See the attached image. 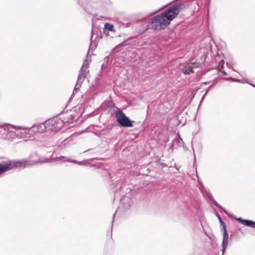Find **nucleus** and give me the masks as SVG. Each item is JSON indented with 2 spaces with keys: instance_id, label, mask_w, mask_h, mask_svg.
<instances>
[{
  "instance_id": "14",
  "label": "nucleus",
  "mask_w": 255,
  "mask_h": 255,
  "mask_svg": "<svg viewBox=\"0 0 255 255\" xmlns=\"http://www.w3.org/2000/svg\"><path fill=\"white\" fill-rule=\"evenodd\" d=\"M65 161H68V162L73 163L74 164H77L80 165H88L89 164H91V163H88L87 161H86V160L78 161L75 159H68L67 160H65Z\"/></svg>"
},
{
  "instance_id": "23",
  "label": "nucleus",
  "mask_w": 255,
  "mask_h": 255,
  "mask_svg": "<svg viewBox=\"0 0 255 255\" xmlns=\"http://www.w3.org/2000/svg\"><path fill=\"white\" fill-rule=\"evenodd\" d=\"M167 5H168L167 4L165 5H164V6H163L161 7L160 8H159V9H158L157 10H155V11H153L152 12H151V13H150V15H153V14H156V13H157L158 12H160V11H161L163 10V9H164L165 8H166V7H167Z\"/></svg>"
},
{
  "instance_id": "37",
  "label": "nucleus",
  "mask_w": 255,
  "mask_h": 255,
  "mask_svg": "<svg viewBox=\"0 0 255 255\" xmlns=\"http://www.w3.org/2000/svg\"><path fill=\"white\" fill-rule=\"evenodd\" d=\"M201 192L204 195H205L207 194V193H208L205 189H201Z\"/></svg>"
},
{
  "instance_id": "15",
  "label": "nucleus",
  "mask_w": 255,
  "mask_h": 255,
  "mask_svg": "<svg viewBox=\"0 0 255 255\" xmlns=\"http://www.w3.org/2000/svg\"><path fill=\"white\" fill-rule=\"evenodd\" d=\"M215 206L220 209L221 212H224L229 217H231V215L228 213V212L226 209H225L221 205H220L218 202L215 204Z\"/></svg>"
},
{
  "instance_id": "49",
  "label": "nucleus",
  "mask_w": 255,
  "mask_h": 255,
  "mask_svg": "<svg viewBox=\"0 0 255 255\" xmlns=\"http://www.w3.org/2000/svg\"><path fill=\"white\" fill-rule=\"evenodd\" d=\"M161 165H163V166H166L165 165L163 164H162Z\"/></svg>"
},
{
  "instance_id": "21",
  "label": "nucleus",
  "mask_w": 255,
  "mask_h": 255,
  "mask_svg": "<svg viewBox=\"0 0 255 255\" xmlns=\"http://www.w3.org/2000/svg\"><path fill=\"white\" fill-rule=\"evenodd\" d=\"M88 67V64H86V61L84 62V64L82 65L80 72L83 73V74H85V72L87 70Z\"/></svg>"
},
{
  "instance_id": "50",
  "label": "nucleus",
  "mask_w": 255,
  "mask_h": 255,
  "mask_svg": "<svg viewBox=\"0 0 255 255\" xmlns=\"http://www.w3.org/2000/svg\"><path fill=\"white\" fill-rule=\"evenodd\" d=\"M90 149H88L87 150H86L85 152H86L87 151H89Z\"/></svg>"
},
{
  "instance_id": "45",
  "label": "nucleus",
  "mask_w": 255,
  "mask_h": 255,
  "mask_svg": "<svg viewBox=\"0 0 255 255\" xmlns=\"http://www.w3.org/2000/svg\"><path fill=\"white\" fill-rule=\"evenodd\" d=\"M83 8L85 10V11H88V10L87 9V8L85 6H83Z\"/></svg>"
},
{
  "instance_id": "7",
  "label": "nucleus",
  "mask_w": 255,
  "mask_h": 255,
  "mask_svg": "<svg viewBox=\"0 0 255 255\" xmlns=\"http://www.w3.org/2000/svg\"><path fill=\"white\" fill-rule=\"evenodd\" d=\"M12 128H16L17 129H28L29 130V132H31L30 133H28L29 134H32L34 135L37 132H39V131H36V130H37L38 128L37 126L35 127V128H32V126L31 127H23V126H12L10 125Z\"/></svg>"
},
{
  "instance_id": "5",
  "label": "nucleus",
  "mask_w": 255,
  "mask_h": 255,
  "mask_svg": "<svg viewBox=\"0 0 255 255\" xmlns=\"http://www.w3.org/2000/svg\"><path fill=\"white\" fill-rule=\"evenodd\" d=\"M16 135H19V133H16L14 131L10 130L8 127H0V137L6 140L13 138Z\"/></svg>"
},
{
  "instance_id": "10",
  "label": "nucleus",
  "mask_w": 255,
  "mask_h": 255,
  "mask_svg": "<svg viewBox=\"0 0 255 255\" xmlns=\"http://www.w3.org/2000/svg\"><path fill=\"white\" fill-rule=\"evenodd\" d=\"M131 37H129L127 39H125L123 42H121V43L119 44L118 45L115 46L114 48H113L112 50L111 54L114 53H118L120 51L119 48L125 46L127 45L126 42L128 41L129 40L131 39Z\"/></svg>"
},
{
  "instance_id": "19",
  "label": "nucleus",
  "mask_w": 255,
  "mask_h": 255,
  "mask_svg": "<svg viewBox=\"0 0 255 255\" xmlns=\"http://www.w3.org/2000/svg\"><path fill=\"white\" fill-rule=\"evenodd\" d=\"M208 198V199L212 202V204L215 205V204L217 203V202L214 199L212 195L210 193H207V194L205 195Z\"/></svg>"
},
{
  "instance_id": "38",
  "label": "nucleus",
  "mask_w": 255,
  "mask_h": 255,
  "mask_svg": "<svg viewBox=\"0 0 255 255\" xmlns=\"http://www.w3.org/2000/svg\"><path fill=\"white\" fill-rule=\"evenodd\" d=\"M246 83H248L249 84H250V85H251L252 86H253V87L255 88V84H254L253 83H250L248 80H246Z\"/></svg>"
},
{
  "instance_id": "3",
  "label": "nucleus",
  "mask_w": 255,
  "mask_h": 255,
  "mask_svg": "<svg viewBox=\"0 0 255 255\" xmlns=\"http://www.w3.org/2000/svg\"><path fill=\"white\" fill-rule=\"evenodd\" d=\"M62 113L63 112L45 121L46 125L48 127H47L48 130L57 132L62 129L64 125L65 119H61L59 118V116L61 115Z\"/></svg>"
},
{
  "instance_id": "32",
  "label": "nucleus",
  "mask_w": 255,
  "mask_h": 255,
  "mask_svg": "<svg viewBox=\"0 0 255 255\" xmlns=\"http://www.w3.org/2000/svg\"><path fill=\"white\" fill-rule=\"evenodd\" d=\"M109 60V56H106L104 59V63L108 64Z\"/></svg>"
},
{
  "instance_id": "48",
  "label": "nucleus",
  "mask_w": 255,
  "mask_h": 255,
  "mask_svg": "<svg viewBox=\"0 0 255 255\" xmlns=\"http://www.w3.org/2000/svg\"><path fill=\"white\" fill-rule=\"evenodd\" d=\"M226 64H227V65L228 66H229V63H228V62H227V63H226Z\"/></svg>"
},
{
  "instance_id": "9",
  "label": "nucleus",
  "mask_w": 255,
  "mask_h": 255,
  "mask_svg": "<svg viewBox=\"0 0 255 255\" xmlns=\"http://www.w3.org/2000/svg\"><path fill=\"white\" fill-rule=\"evenodd\" d=\"M120 202L121 204H123L126 210H128L131 206L129 199L125 196H123L122 198L120 199Z\"/></svg>"
},
{
  "instance_id": "12",
  "label": "nucleus",
  "mask_w": 255,
  "mask_h": 255,
  "mask_svg": "<svg viewBox=\"0 0 255 255\" xmlns=\"http://www.w3.org/2000/svg\"><path fill=\"white\" fill-rule=\"evenodd\" d=\"M219 222L222 227V231L223 232V237H229V234L227 230V227L225 223L223 221L222 219L219 220Z\"/></svg>"
},
{
  "instance_id": "6",
  "label": "nucleus",
  "mask_w": 255,
  "mask_h": 255,
  "mask_svg": "<svg viewBox=\"0 0 255 255\" xmlns=\"http://www.w3.org/2000/svg\"><path fill=\"white\" fill-rule=\"evenodd\" d=\"M236 219L242 224L246 226L255 228V221L248 219H243L241 217L236 218Z\"/></svg>"
},
{
  "instance_id": "26",
  "label": "nucleus",
  "mask_w": 255,
  "mask_h": 255,
  "mask_svg": "<svg viewBox=\"0 0 255 255\" xmlns=\"http://www.w3.org/2000/svg\"><path fill=\"white\" fill-rule=\"evenodd\" d=\"M74 120V115H70L68 118L67 120L65 119L64 124L66 123H70L72 122Z\"/></svg>"
},
{
  "instance_id": "24",
  "label": "nucleus",
  "mask_w": 255,
  "mask_h": 255,
  "mask_svg": "<svg viewBox=\"0 0 255 255\" xmlns=\"http://www.w3.org/2000/svg\"><path fill=\"white\" fill-rule=\"evenodd\" d=\"M70 159L69 158H67L65 156H62V155H61L59 157H57L56 159L57 160H59V161H63V162H68V161H65V160H67V159Z\"/></svg>"
},
{
  "instance_id": "4",
  "label": "nucleus",
  "mask_w": 255,
  "mask_h": 255,
  "mask_svg": "<svg viewBox=\"0 0 255 255\" xmlns=\"http://www.w3.org/2000/svg\"><path fill=\"white\" fill-rule=\"evenodd\" d=\"M115 117L120 127L124 128H131L133 127L134 121L131 120L120 109H118L116 112Z\"/></svg>"
},
{
  "instance_id": "42",
  "label": "nucleus",
  "mask_w": 255,
  "mask_h": 255,
  "mask_svg": "<svg viewBox=\"0 0 255 255\" xmlns=\"http://www.w3.org/2000/svg\"><path fill=\"white\" fill-rule=\"evenodd\" d=\"M194 162L196 163V155H195L194 152Z\"/></svg>"
},
{
  "instance_id": "34",
  "label": "nucleus",
  "mask_w": 255,
  "mask_h": 255,
  "mask_svg": "<svg viewBox=\"0 0 255 255\" xmlns=\"http://www.w3.org/2000/svg\"><path fill=\"white\" fill-rule=\"evenodd\" d=\"M207 94V93H204V94L203 95V96H202V97L201 99L199 105H200L201 104V103L203 101V100H204L205 98L206 97Z\"/></svg>"
},
{
  "instance_id": "46",
  "label": "nucleus",
  "mask_w": 255,
  "mask_h": 255,
  "mask_svg": "<svg viewBox=\"0 0 255 255\" xmlns=\"http://www.w3.org/2000/svg\"><path fill=\"white\" fill-rule=\"evenodd\" d=\"M49 161H50L49 159L47 158V159H46L45 162H49Z\"/></svg>"
},
{
  "instance_id": "41",
  "label": "nucleus",
  "mask_w": 255,
  "mask_h": 255,
  "mask_svg": "<svg viewBox=\"0 0 255 255\" xmlns=\"http://www.w3.org/2000/svg\"><path fill=\"white\" fill-rule=\"evenodd\" d=\"M221 73L223 75H225V76L227 75V73L226 72H225V71H221Z\"/></svg>"
},
{
  "instance_id": "25",
  "label": "nucleus",
  "mask_w": 255,
  "mask_h": 255,
  "mask_svg": "<svg viewBox=\"0 0 255 255\" xmlns=\"http://www.w3.org/2000/svg\"><path fill=\"white\" fill-rule=\"evenodd\" d=\"M224 58V55H223L222 52L221 50H218V51L216 53V61H218V59L220 58Z\"/></svg>"
},
{
  "instance_id": "18",
  "label": "nucleus",
  "mask_w": 255,
  "mask_h": 255,
  "mask_svg": "<svg viewBox=\"0 0 255 255\" xmlns=\"http://www.w3.org/2000/svg\"><path fill=\"white\" fill-rule=\"evenodd\" d=\"M182 141V139L180 137L179 134L173 139V142H175L178 146H180V142Z\"/></svg>"
},
{
  "instance_id": "39",
  "label": "nucleus",
  "mask_w": 255,
  "mask_h": 255,
  "mask_svg": "<svg viewBox=\"0 0 255 255\" xmlns=\"http://www.w3.org/2000/svg\"><path fill=\"white\" fill-rule=\"evenodd\" d=\"M175 142H173V140H172V142L171 143L170 145V146H169V148H172L174 147V145H175Z\"/></svg>"
},
{
  "instance_id": "1",
  "label": "nucleus",
  "mask_w": 255,
  "mask_h": 255,
  "mask_svg": "<svg viewBox=\"0 0 255 255\" xmlns=\"http://www.w3.org/2000/svg\"><path fill=\"white\" fill-rule=\"evenodd\" d=\"M182 4L175 3L159 14L152 17L148 21L146 29L160 31L166 28L179 13Z\"/></svg>"
},
{
  "instance_id": "16",
  "label": "nucleus",
  "mask_w": 255,
  "mask_h": 255,
  "mask_svg": "<svg viewBox=\"0 0 255 255\" xmlns=\"http://www.w3.org/2000/svg\"><path fill=\"white\" fill-rule=\"evenodd\" d=\"M93 32V31H92ZM93 33H92V36H91V44L90 45L89 49H95L97 47V43H96V39L95 40H93Z\"/></svg>"
},
{
  "instance_id": "33",
  "label": "nucleus",
  "mask_w": 255,
  "mask_h": 255,
  "mask_svg": "<svg viewBox=\"0 0 255 255\" xmlns=\"http://www.w3.org/2000/svg\"><path fill=\"white\" fill-rule=\"evenodd\" d=\"M20 133L21 134V135H20L21 137H26L27 136L26 135V134H28V133L26 132L25 131L20 132Z\"/></svg>"
},
{
  "instance_id": "22",
  "label": "nucleus",
  "mask_w": 255,
  "mask_h": 255,
  "mask_svg": "<svg viewBox=\"0 0 255 255\" xmlns=\"http://www.w3.org/2000/svg\"><path fill=\"white\" fill-rule=\"evenodd\" d=\"M81 84L80 83L77 82L76 84L75 85V86L74 87L73 94H72L70 99H71L72 98L74 94H75V92H76V91L81 87Z\"/></svg>"
},
{
  "instance_id": "17",
  "label": "nucleus",
  "mask_w": 255,
  "mask_h": 255,
  "mask_svg": "<svg viewBox=\"0 0 255 255\" xmlns=\"http://www.w3.org/2000/svg\"><path fill=\"white\" fill-rule=\"evenodd\" d=\"M85 76H85V74H83L82 72H80V73L78 75V79H77V82L82 84L85 78Z\"/></svg>"
},
{
  "instance_id": "13",
  "label": "nucleus",
  "mask_w": 255,
  "mask_h": 255,
  "mask_svg": "<svg viewBox=\"0 0 255 255\" xmlns=\"http://www.w3.org/2000/svg\"><path fill=\"white\" fill-rule=\"evenodd\" d=\"M114 31V24L109 23V22H106L104 24V32L105 34H108V33H107L106 31Z\"/></svg>"
},
{
  "instance_id": "43",
  "label": "nucleus",
  "mask_w": 255,
  "mask_h": 255,
  "mask_svg": "<svg viewBox=\"0 0 255 255\" xmlns=\"http://www.w3.org/2000/svg\"><path fill=\"white\" fill-rule=\"evenodd\" d=\"M82 2H83V1H79V2H78L79 4L80 5L83 6Z\"/></svg>"
},
{
  "instance_id": "31",
  "label": "nucleus",
  "mask_w": 255,
  "mask_h": 255,
  "mask_svg": "<svg viewBox=\"0 0 255 255\" xmlns=\"http://www.w3.org/2000/svg\"><path fill=\"white\" fill-rule=\"evenodd\" d=\"M215 85V83H213L210 86H209L207 89L206 90L205 93H207L209 92L210 90Z\"/></svg>"
},
{
  "instance_id": "47",
  "label": "nucleus",
  "mask_w": 255,
  "mask_h": 255,
  "mask_svg": "<svg viewBox=\"0 0 255 255\" xmlns=\"http://www.w3.org/2000/svg\"><path fill=\"white\" fill-rule=\"evenodd\" d=\"M198 2H197V4L198 5L199 4V2H202V1H197Z\"/></svg>"
},
{
  "instance_id": "2",
  "label": "nucleus",
  "mask_w": 255,
  "mask_h": 255,
  "mask_svg": "<svg viewBox=\"0 0 255 255\" xmlns=\"http://www.w3.org/2000/svg\"><path fill=\"white\" fill-rule=\"evenodd\" d=\"M30 161L26 159L8 160L0 163V175L9 170L15 169H23L31 165Z\"/></svg>"
},
{
  "instance_id": "27",
  "label": "nucleus",
  "mask_w": 255,
  "mask_h": 255,
  "mask_svg": "<svg viewBox=\"0 0 255 255\" xmlns=\"http://www.w3.org/2000/svg\"><path fill=\"white\" fill-rule=\"evenodd\" d=\"M224 58H220L218 59V60H219V66L221 67V68L224 67V65L225 63V61L224 59Z\"/></svg>"
},
{
  "instance_id": "29",
  "label": "nucleus",
  "mask_w": 255,
  "mask_h": 255,
  "mask_svg": "<svg viewBox=\"0 0 255 255\" xmlns=\"http://www.w3.org/2000/svg\"><path fill=\"white\" fill-rule=\"evenodd\" d=\"M107 176L108 177L107 179H110L111 181V182L112 183V185H114V180L112 179V177L111 176V175L109 172H107Z\"/></svg>"
},
{
  "instance_id": "11",
  "label": "nucleus",
  "mask_w": 255,
  "mask_h": 255,
  "mask_svg": "<svg viewBox=\"0 0 255 255\" xmlns=\"http://www.w3.org/2000/svg\"><path fill=\"white\" fill-rule=\"evenodd\" d=\"M228 239H229V237H223L222 243V245H221L222 246L221 251L222 252V255H224L226 251V249H227V248L228 245Z\"/></svg>"
},
{
  "instance_id": "8",
  "label": "nucleus",
  "mask_w": 255,
  "mask_h": 255,
  "mask_svg": "<svg viewBox=\"0 0 255 255\" xmlns=\"http://www.w3.org/2000/svg\"><path fill=\"white\" fill-rule=\"evenodd\" d=\"M37 126L38 129L36 131H39V132H44L46 130H48V127L45 123V121L40 124H35L32 125V128H35Z\"/></svg>"
},
{
  "instance_id": "30",
  "label": "nucleus",
  "mask_w": 255,
  "mask_h": 255,
  "mask_svg": "<svg viewBox=\"0 0 255 255\" xmlns=\"http://www.w3.org/2000/svg\"><path fill=\"white\" fill-rule=\"evenodd\" d=\"M210 1H206V3H205V6L207 8V11L208 14H209V5H210Z\"/></svg>"
},
{
  "instance_id": "35",
  "label": "nucleus",
  "mask_w": 255,
  "mask_h": 255,
  "mask_svg": "<svg viewBox=\"0 0 255 255\" xmlns=\"http://www.w3.org/2000/svg\"><path fill=\"white\" fill-rule=\"evenodd\" d=\"M107 64L105 63H103L102 64V65H101V71H103V70L104 68H106V67H107Z\"/></svg>"
},
{
  "instance_id": "40",
  "label": "nucleus",
  "mask_w": 255,
  "mask_h": 255,
  "mask_svg": "<svg viewBox=\"0 0 255 255\" xmlns=\"http://www.w3.org/2000/svg\"><path fill=\"white\" fill-rule=\"evenodd\" d=\"M117 212V210L116 211V212H115V213L113 215V219H112V224H113V223L114 222L115 217V215H116Z\"/></svg>"
},
{
  "instance_id": "44",
  "label": "nucleus",
  "mask_w": 255,
  "mask_h": 255,
  "mask_svg": "<svg viewBox=\"0 0 255 255\" xmlns=\"http://www.w3.org/2000/svg\"><path fill=\"white\" fill-rule=\"evenodd\" d=\"M233 79H234V78H233V77H230L228 78L227 79V80H232V81H233Z\"/></svg>"
},
{
  "instance_id": "36",
  "label": "nucleus",
  "mask_w": 255,
  "mask_h": 255,
  "mask_svg": "<svg viewBox=\"0 0 255 255\" xmlns=\"http://www.w3.org/2000/svg\"><path fill=\"white\" fill-rule=\"evenodd\" d=\"M215 215L217 217V218L219 220V221L222 220V218H221V216H220V215L217 212H215Z\"/></svg>"
},
{
  "instance_id": "28",
  "label": "nucleus",
  "mask_w": 255,
  "mask_h": 255,
  "mask_svg": "<svg viewBox=\"0 0 255 255\" xmlns=\"http://www.w3.org/2000/svg\"><path fill=\"white\" fill-rule=\"evenodd\" d=\"M246 80H245V81H243V80H240V79H233V82H238V83H246Z\"/></svg>"
},
{
  "instance_id": "20",
  "label": "nucleus",
  "mask_w": 255,
  "mask_h": 255,
  "mask_svg": "<svg viewBox=\"0 0 255 255\" xmlns=\"http://www.w3.org/2000/svg\"><path fill=\"white\" fill-rule=\"evenodd\" d=\"M193 66L192 65L189 66L186 69L184 70L183 73L185 75H189L193 71Z\"/></svg>"
}]
</instances>
